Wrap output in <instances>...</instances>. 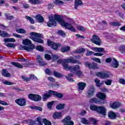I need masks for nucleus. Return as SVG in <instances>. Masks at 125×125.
Returning a JSON list of instances; mask_svg holds the SVG:
<instances>
[{
  "label": "nucleus",
  "instance_id": "obj_7",
  "mask_svg": "<svg viewBox=\"0 0 125 125\" xmlns=\"http://www.w3.org/2000/svg\"><path fill=\"white\" fill-rule=\"evenodd\" d=\"M19 49L21 50H26V51L31 52L35 49V45L32 44L29 46L21 45L19 47Z\"/></svg>",
  "mask_w": 125,
  "mask_h": 125
},
{
  "label": "nucleus",
  "instance_id": "obj_50",
  "mask_svg": "<svg viewBox=\"0 0 125 125\" xmlns=\"http://www.w3.org/2000/svg\"><path fill=\"white\" fill-rule=\"evenodd\" d=\"M113 81L111 80H107L104 81V83L106 85H111Z\"/></svg>",
  "mask_w": 125,
  "mask_h": 125
},
{
  "label": "nucleus",
  "instance_id": "obj_59",
  "mask_svg": "<svg viewBox=\"0 0 125 125\" xmlns=\"http://www.w3.org/2000/svg\"><path fill=\"white\" fill-rule=\"evenodd\" d=\"M92 60H93V61H95V62H97V63H100V64H101V61L99 58H92Z\"/></svg>",
  "mask_w": 125,
  "mask_h": 125
},
{
  "label": "nucleus",
  "instance_id": "obj_11",
  "mask_svg": "<svg viewBox=\"0 0 125 125\" xmlns=\"http://www.w3.org/2000/svg\"><path fill=\"white\" fill-rule=\"evenodd\" d=\"M36 60L38 63H39V66H46L47 65V63L43 61L42 58L40 55L37 56Z\"/></svg>",
  "mask_w": 125,
  "mask_h": 125
},
{
  "label": "nucleus",
  "instance_id": "obj_28",
  "mask_svg": "<svg viewBox=\"0 0 125 125\" xmlns=\"http://www.w3.org/2000/svg\"><path fill=\"white\" fill-rule=\"evenodd\" d=\"M54 119H61L62 118V113L61 112H55L53 115Z\"/></svg>",
  "mask_w": 125,
  "mask_h": 125
},
{
  "label": "nucleus",
  "instance_id": "obj_26",
  "mask_svg": "<svg viewBox=\"0 0 125 125\" xmlns=\"http://www.w3.org/2000/svg\"><path fill=\"white\" fill-rule=\"evenodd\" d=\"M108 118H109V119H111V120H114L115 119H116V117H117L116 113H115L113 111H110L108 112Z\"/></svg>",
  "mask_w": 125,
  "mask_h": 125
},
{
  "label": "nucleus",
  "instance_id": "obj_32",
  "mask_svg": "<svg viewBox=\"0 0 125 125\" xmlns=\"http://www.w3.org/2000/svg\"><path fill=\"white\" fill-rule=\"evenodd\" d=\"M4 42H15L16 40L14 38H5L4 39Z\"/></svg>",
  "mask_w": 125,
  "mask_h": 125
},
{
  "label": "nucleus",
  "instance_id": "obj_18",
  "mask_svg": "<svg viewBox=\"0 0 125 125\" xmlns=\"http://www.w3.org/2000/svg\"><path fill=\"white\" fill-rule=\"evenodd\" d=\"M85 65L90 69H96V68H97V63L96 62H93L90 64L89 62H86Z\"/></svg>",
  "mask_w": 125,
  "mask_h": 125
},
{
  "label": "nucleus",
  "instance_id": "obj_27",
  "mask_svg": "<svg viewBox=\"0 0 125 125\" xmlns=\"http://www.w3.org/2000/svg\"><path fill=\"white\" fill-rule=\"evenodd\" d=\"M12 65H13L15 67H17V68H19L20 69H23V65L20 64L19 62H11Z\"/></svg>",
  "mask_w": 125,
  "mask_h": 125
},
{
  "label": "nucleus",
  "instance_id": "obj_12",
  "mask_svg": "<svg viewBox=\"0 0 125 125\" xmlns=\"http://www.w3.org/2000/svg\"><path fill=\"white\" fill-rule=\"evenodd\" d=\"M89 102L90 103L95 104H104V102H103L102 100L96 98H92L89 100Z\"/></svg>",
  "mask_w": 125,
  "mask_h": 125
},
{
  "label": "nucleus",
  "instance_id": "obj_54",
  "mask_svg": "<svg viewBox=\"0 0 125 125\" xmlns=\"http://www.w3.org/2000/svg\"><path fill=\"white\" fill-rule=\"evenodd\" d=\"M54 75L56 78H61V77H62V74H61L58 72H57L56 71L54 72Z\"/></svg>",
  "mask_w": 125,
  "mask_h": 125
},
{
  "label": "nucleus",
  "instance_id": "obj_9",
  "mask_svg": "<svg viewBox=\"0 0 125 125\" xmlns=\"http://www.w3.org/2000/svg\"><path fill=\"white\" fill-rule=\"evenodd\" d=\"M62 123H63L65 125H74V122L71 121L70 116H67L64 120L62 121Z\"/></svg>",
  "mask_w": 125,
  "mask_h": 125
},
{
  "label": "nucleus",
  "instance_id": "obj_64",
  "mask_svg": "<svg viewBox=\"0 0 125 125\" xmlns=\"http://www.w3.org/2000/svg\"><path fill=\"white\" fill-rule=\"evenodd\" d=\"M120 51L123 53V52H125V46H121L119 48Z\"/></svg>",
  "mask_w": 125,
  "mask_h": 125
},
{
  "label": "nucleus",
  "instance_id": "obj_31",
  "mask_svg": "<svg viewBox=\"0 0 125 125\" xmlns=\"http://www.w3.org/2000/svg\"><path fill=\"white\" fill-rule=\"evenodd\" d=\"M71 50V47L69 46H66L61 48L62 52H68Z\"/></svg>",
  "mask_w": 125,
  "mask_h": 125
},
{
  "label": "nucleus",
  "instance_id": "obj_5",
  "mask_svg": "<svg viewBox=\"0 0 125 125\" xmlns=\"http://www.w3.org/2000/svg\"><path fill=\"white\" fill-rule=\"evenodd\" d=\"M47 44L48 46H51V48L54 50H57L58 49V47H59V46H61V44L59 43H55L50 40H47Z\"/></svg>",
  "mask_w": 125,
  "mask_h": 125
},
{
  "label": "nucleus",
  "instance_id": "obj_53",
  "mask_svg": "<svg viewBox=\"0 0 125 125\" xmlns=\"http://www.w3.org/2000/svg\"><path fill=\"white\" fill-rule=\"evenodd\" d=\"M36 49L37 50H39V51H41L42 52L43 51V47L41 45H38L36 47Z\"/></svg>",
  "mask_w": 125,
  "mask_h": 125
},
{
  "label": "nucleus",
  "instance_id": "obj_24",
  "mask_svg": "<svg viewBox=\"0 0 125 125\" xmlns=\"http://www.w3.org/2000/svg\"><path fill=\"white\" fill-rule=\"evenodd\" d=\"M62 66L64 68V70H66V71L72 70V66L68 64V63H62Z\"/></svg>",
  "mask_w": 125,
  "mask_h": 125
},
{
  "label": "nucleus",
  "instance_id": "obj_23",
  "mask_svg": "<svg viewBox=\"0 0 125 125\" xmlns=\"http://www.w3.org/2000/svg\"><path fill=\"white\" fill-rule=\"evenodd\" d=\"M50 93H49V92L48 93H45L44 94L42 95V99L43 101H46L48 98H49L51 96L50 95Z\"/></svg>",
  "mask_w": 125,
  "mask_h": 125
},
{
  "label": "nucleus",
  "instance_id": "obj_39",
  "mask_svg": "<svg viewBox=\"0 0 125 125\" xmlns=\"http://www.w3.org/2000/svg\"><path fill=\"white\" fill-rule=\"evenodd\" d=\"M5 16L8 20H12V19H13V16H10V14L9 13H5Z\"/></svg>",
  "mask_w": 125,
  "mask_h": 125
},
{
  "label": "nucleus",
  "instance_id": "obj_6",
  "mask_svg": "<svg viewBox=\"0 0 125 125\" xmlns=\"http://www.w3.org/2000/svg\"><path fill=\"white\" fill-rule=\"evenodd\" d=\"M28 98L35 102L41 101L42 100V97L41 96L33 94H30L28 95Z\"/></svg>",
  "mask_w": 125,
  "mask_h": 125
},
{
  "label": "nucleus",
  "instance_id": "obj_49",
  "mask_svg": "<svg viewBox=\"0 0 125 125\" xmlns=\"http://www.w3.org/2000/svg\"><path fill=\"white\" fill-rule=\"evenodd\" d=\"M105 52V49L104 48L97 47L96 52Z\"/></svg>",
  "mask_w": 125,
  "mask_h": 125
},
{
  "label": "nucleus",
  "instance_id": "obj_10",
  "mask_svg": "<svg viewBox=\"0 0 125 125\" xmlns=\"http://www.w3.org/2000/svg\"><path fill=\"white\" fill-rule=\"evenodd\" d=\"M95 91V88H94V86L91 85L90 86V88L89 89V90L88 91L87 93V97H92L93 95H94V92Z\"/></svg>",
  "mask_w": 125,
  "mask_h": 125
},
{
  "label": "nucleus",
  "instance_id": "obj_30",
  "mask_svg": "<svg viewBox=\"0 0 125 125\" xmlns=\"http://www.w3.org/2000/svg\"><path fill=\"white\" fill-rule=\"evenodd\" d=\"M2 76H4V77H6L7 78H10L11 76L10 74L8 73V71L6 70V69L2 70Z\"/></svg>",
  "mask_w": 125,
  "mask_h": 125
},
{
  "label": "nucleus",
  "instance_id": "obj_34",
  "mask_svg": "<svg viewBox=\"0 0 125 125\" xmlns=\"http://www.w3.org/2000/svg\"><path fill=\"white\" fill-rule=\"evenodd\" d=\"M31 43H32V42L29 39H25L22 41V44L24 45H29Z\"/></svg>",
  "mask_w": 125,
  "mask_h": 125
},
{
  "label": "nucleus",
  "instance_id": "obj_63",
  "mask_svg": "<svg viewBox=\"0 0 125 125\" xmlns=\"http://www.w3.org/2000/svg\"><path fill=\"white\" fill-rule=\"evenodd\" d=\"M0 105H3L4 106H8V104H7L6 102L0 100Z\"/></svg>",
  "mask_w": 125,
  "mask_h": 125
},
{
  "label": "nucleus",
  "instance_id": "obj_13",
  "mask_svg": "<svg viewBox=\"0 0 125 125\" xmlns=\"http://www.w3.org/2000/svg\"><path fill=\"white\" fill-rule=\"evenodd\" d=\"M15 102L19 106H23L26 105V100L25 99L20 98L15 100Z\"/></svg>",
  "mask_w": 125,
  "mask_h": 125
},
{
  "label": "nucleus",
  "instance_id": "obj_60",
  "mask_svg": "<svg viewBox=\"0 0 125 125\" xmlns=\"http://www.w3.org/2000/svg\"><path fill=\"white\" fill-rule=\"evenodd\" d=\"M4 84H6L7 85H13V83L10 82L9 81H5L3 83Z\"/></svg>",
  "mask_w": 125,
  "mask_h": 125
},
{
  "label": "nucleus",
  "instance_id": "obj_14",
  "mask_svg": "<svg viewBox=\"0 0 125 125\" xmlns=\"http://www.w3.org/2000/svg\"><path fill=\"white\" fill-rule=\"evenodd\" d=\"M77 85L78 86V91L80 93H82V91L84 89L86 84L83 82H80L77 83Z\"/></svg>",
  "mask_w": 125,
  "mask_h": 125
},
{
  "label": "nucleus",
  "instance_id": "obj_56",
  "mask_svg": "<svg viewBox=\"0 0 125 125\" xmlns=\"http://www.w3.org/2000/svg\"><path fill=\"white\" fill-rule=\"evenodd\" d=\"M54 104V101L50 102L47 104V107L49 109H51V107H52V105Z\"/></svg>",
  "mask_w": 125,
  "mask_h": 125
},
{
  "label": "nucleus",
  "instance_id": "obj_46",
  "mask_svg": "<svg viewBox=\"0 0 125 125\" xmlns=\"http://www.w3.org/2000/svg\"><path fill=\"white\" fill-rule=\"evenodd\" d=\"M28 78L29 79V81H31V80H35V81H38V78L35 76V75H34L33 74L30 75Z\"/></svg>",
  "mask_w": 125,
  "mask_h": 125
},
{
  "label": "nucleus",
  "instance_id": "obj_40",
  "mask_svg": "<svg viewBox=\"0 0 125 125\" xmlns=\"http://www.w3.org/2000/svg\"><path fill=\"white\" fill-rule=\"evenodd\" d=\"M110 25L111 26H114L116 27H119V26H121V23L119 22H112L109 23Z\"/></svg>",
  "mask_w": 125,
  "mask_h": 125
},
{
  "label": "nucleus",
  "instance_id": "obj_22",
  "mask_svg": "<svg viewBox=\"0 0 125 125\" xmlns=\"http://www.w3.org/2000/svg\"><path fill=\"white\" fill-rule=\"evenodd\" d=\"M97 97L102 100H105L106 99V94L104 93H99L97 94Z\"/></svg>",
  "mask_w": 125,
  "mask_h": 125
},
{
  "label": "nucleus",
  "instance_id": "obj_38",
  "mask_svg": "<svg viewBox=\"0 0 125 125\" xmlns=\"http://www.w3.org/2000/svg\"><path fill=\"white\" fill-rule=\"evenodd\" d=\"M29 108H30V109H33V110H37L38 111H42V108L39 106H29Z\"/></svg>",
  "mask_w": 125,
  "mask_h": 125
},
{
  "label": "nucleus",
  "instance_id": "obj_16",
  "mask_svg": "<svg viewBox=\"0 0 125 125\" xmlns=\"http://www.w3.org/2000/svg\"><path fill=\"white\" fill-rule=\"evenodd\" d=\"M49 92L50 94L52 95H55V96H56V97H58V98H60V99L63 98V95L62 93L52 90H49Z\"/></svg>",
  "mask_w": 125,
  "mask_h": 125
},
{
  "label": "nucleus",
  "instance_id": "obj_58",
  "mask_svg": "<svg viewBox=\"0 0 125 125\" xmlns=\"http://www.w3.org/2000/svg\"><path fill=\"white\" fill-rule=\"evenodd\" d=\"M75 74L79 77L83 76V72L81 71L80 70L76 71Z\"/></svg>",
  "mask_w": 125,
  "mask_h": 125
},
{
  "label": "nucleus",
  "instance_id": "obj_45",
  "mask_svg": "<svg viewBox=\"0 0 125 125\" xmlns=\"http://www.w3.org/2000/svg\"><path fill=\"white\" fill-rule=\"evenodd\" d=\"M81 122L84 125H89V122H88V120L85 119V118H82Z\"/></svg>",
  "mask_w": 125,
  "mask_h": 125
},
{
  "label": "nucleus",
  "instance_id": "obj_41",
  "mask_svg": "<svg viewBox=\"0 0 125 125\" xmlns=\"http://www.w3.org/2000/svg\"><path fill=\"white\" fill-rule=\"evenodd\" d=\"M80 65H75L74 66H72L71 71H77V70H80Z\"/></svg>",
  "mask_w": 125,
  "mask_h": 125
},
{
  "label": "nucleus",
  "instance_id": "obj_33",
  "mask_svg": "<svg viewBox=\"0 0 125 125\" xmlns=\"http://www.w3.org/2000/svg\"><path fill=\"white\" fill-rule=\"evenodd\" d=\"M65 107V104H60L56 105V108L57 110H63Z\"/></svg>",
  "mask_w": 125,
  "mask_h": 125
},
{
  "label": "nucleus",
  "instance_id": "obj_25",
  "mask_svg": "<svg viewBox=\"0 0 125 125\" xmlns=\"http://www.w3.org/2000/svg\"><path fill=\"white\" fill-rule=\"evenodd\" d=\"M35 19L37 22L39 23H42L43 22V17L41 15H38L35 17Z\"/></svg>",
  "mask_w": 125,
  "mask_h": 125
},
{
  "label": "nucleus",
  "instance_id": "obj_48",
  "mask_svg": "<svg viewBox=\"0 0 125 125\" xmlns=\"http://www.w3.org/2000/svg\"><path fill=\"white\" fill-rule=\"evenodd\" d=\"M5 45H6V46H7L8 47L13 48H14V47L16 46V45H15V44L10 43L8 44H5Z\"/></svg>",
  "mask_w": 125,
  "mask_h": 125
},
{
  "label": "nucleus",
  "instance_id": "obj_4",
  "mask_svg": "<svg viewBox=\"0 0 125 125\" xmlns=\"http://www.w3.org/2000/svg\"><path fill=\"white\" fill-rule=\"evenodd\" d=\"M90 41L95 44H97V45H101V42H102L100 38L96 35H93L92 38L90 39Z\"/></svg>",
  "mask_w": 125,
  "mask_h": 125
},
{
  "label": "nucleus",
  "instance_id": "obj_37",
  "mask_svg": "<svg viewBox=\"0 0 125 125\" xmlns=\"http://www.w3.org/2000/svg\"><path fill=\"white\" fill-rule=\"evenodd\" d=\"M54 3L57 5H61V4H64V2L60 0H55L54 1Z\"/></svg>",
  "mask_w": 125,
  "mask_h": 125
},
{
  "label": "nucleus",
  "instance_id": "obj_17",
  "mask_svg": "<svg viewBox=\"0 0 125 125\" xmlns=\"http://www.w3.org/2000/svg\"><path fill=\"white\" fill-rule=\"evenodd\" d=\"M64 61L65 62H67V63H72L73 64H82L80 61L78 60H75L73 59H66L64 60Z\"/></svg>",
  "mask_w": 125,
  "mask_h": 125
},
{
  "label": "nucleus",
  "instance_id": "obj_55",
  "mask_svg": "<svg viewBox=\"0 0 125 125\" xmlns=\"http://www.w3.org/2000/svg\"><path fill=\"white\" fill-rule=\"evenodd\" d=\"M58 34L61 36H62V37H65V36H66V33H65V32L62 30H59L58 31Z\"/></svg>",
  "mask_w": 125,
  "mask_h": 125
},
{
  "label": "nucleus",
  "instance_id": "obj_47",
  "mask_svg": "<svg viewBox=\"0 0 125 125\" xmlns=\"http://www.w3.org/2000/svg\"><path fill=\"white\" fill-rule=\"evenodd\" d=\"M25 17H26V19H27L28 20H29V21H30V22L31 24L35 23V21L34 20V19H33V18H32L29 16H26Z\"/></svg>",
  "mask_w": 125,
  "mask_h": 125
},
{
  "label": "nucleus",
  "instance_id": "obj_36",
  "mask_svg": "<svg viewBox=\"0 0 125 125\" xmlns=\"http://www.w3.org/2000/svg\"><path fill=\"white\" fill-rule=\"evenodd\" d=\"M28 123L29 125H39V124H38V122L33 121L31 119H29L28 121Z\"/></svg>",
  "mask_w": 125,
  "mask_h": 125
},
{
  "label": "nucleus",
  "instance_id": "obj_62",
  "mask_svg": "<svg viewBox=\"0 0 125 125\" xmlns=\"http://www.w3.org/2000/svg\"><path fill=\"white\" fill-rule=\"evenodd\" d=\"M94 52L91 51H87V52L86 53V56H89V55H92V54L94 55Z\"/></svg>",
  "mask_w": 125,
  "mask_h": 125
},
{
  "label": "nucleus",
  "instance_id": "obj_20",
  "mask_svg": "<svg viewBox=\"0 0 125 125\" xmlns=\"http://www.w3.org/2000/svg\"><path fill=\"white\" fill-rule=\"evenodd\" d=\"M110 107L112 109H118L121 107V104L119 102H115L110 104Z\"/></svg>",
  "mask_w": 125,
  "mask_h": 125
},
{
  "label": "nucleus",
  "instance_id": "obj_35",
  "mask_svg": "<svg viewBox=\"0 0 125 125\" xmlns=\"http://www.w3.org/2000/svg\"><path fill=\"white\" fill-rule=\"evenodd\" d=\"M85 51V49L84 48H80L78 50H75L73 51V53H83V52H84Z\"/></svg>",
  "mask_w": 125,
  "mask_h": 125
},
{
  "label": "nucleus",
  "instance_id": "obj_44",
  "mask_svg": "<svg viewBox=\"0 0 125 125\" xmlns=\"http://www.w3.org/2000/svg\"><path fill=\"white\" fill-rule=\"evenodd\" d=\"M43 123L45 125H51V122H50L49 121L47 120L46 119H43L42 120Z\"/></svg>",
  "mask_w": 125,
  "mask_h": 125
},
{
  "label": "nucleus",
  "instance_id": "obj_3",
  "mask_svg": "<svg viewBox=\"0 0 125 125\" xmlns=\"http://www.w3.org/2000/svg\"><path fill=\"white\" fill-rule=\"evenodd\" d=\"M90 108L92 111H97V112L104 115V116L106 115V108L103 106H97L92 104L90 105Z\"/></svg>",
  "mask_w": 125,
  "mask_h": 125
},
{
  "label": "nucleus",
  "instance_id": "obj_29",
  "mask_svg": "<svg viewBox=\"0 0 125 125\" xmlns=\"http://www.w3.org/2000/svg\"><path fill=\"white\" fill-rule=\"evenodd\" d=\"M0 36L2 38H7L10 36L9 34L5 31H2L1 30H0Z\"/></svg>",
  "mask_w": 125,
  "mask_h": 125
},
{
  "label": "nucleus",
  "instance_id": "obj_1",
  "mask_svg": "<svg viewBox=\"0 0 125 125\" xmlns=\"http://www.w3.org/2000/svg\"><path fill=\"white\" fill-rule=\"evenodd\" d=\"M54 19L56 20V22H59L61 26L65 27V29H67V30H69L71 32H76V29L74 28V26H73L71 23L65 22L64 20L62 19L61 16L55 15Z\"/></svg>",
  "mask_w": 125,
  "mask_h": 125
},
{
  "label": "nucleus",
  "instance_id": "obj_15",
  "mask_svg": "<svg viewBox=\"0 0 125 125\" xmlns=\"http://www.w3.org/2000/svg\"><path fill=\"white\" fill-rule=\"evenodd\" d=\"M49 21L47 22V25L48 27H52V26H56L57 24V21L54 18L52 17L49 18Z\"/></svg>",
  "mask_w": 125,
  "mask_h": 125
},
{
  "label": "nucleus",
  "instance_id": "obj_51",
  "mask_svg": "<svg viewBox=\"0 0 125 125\" xmlns=\"http://www.w3.org/2000/svg\"><path fill=\"white\" fill-rule=\"evenodd\" d=\"M42 118L41 117H38L37 118V121L35 122H37V124L38 125H43L42 122Z\"/></svg>",
  "mask_w": 125,
  "mask_h": 125
},
{
  "label": "nucleus",
  "instance_id": "obj_19",
  "mask_svg": "<svg viewBox=\"0 0 125 125\" xmlns=\"http://www.w3.org/2000/svg\"><path fill=\"white\" fill-rule=\"evenodd\" d=\"M81 5H83L82 0H75L74 9H78V7Z\"/></svg>",
  "mask_w": 125,
  "mask_h": 125
},
{
  "label": "nucleus",
  "instance_id": "obj_43",
  "mask_svg": "<svg viewBox=\"0 0 125 125\" xmlns=\"http://www.w3.org/2000/svg\"><path fill=\"white\" fill-rule=\"evenodd\" d=\"M29 2L30 3H32V4H39L40 3V0H29Z\"/></svg>",
  "mask_w": 125,
  "mask_h": 125
},
{
  "label": "nucleus",
  "instance_id": "obj_52",
  "mask_svg": "<svg viewBox=\"0 0 125 125\" xmlns=\"http://www.w3.org/2000/svg\"><path fill=\"white\" fill-rule=\"evenodd\" d=\"M77 29L81 32H85V28L82 26H78L77 27Z\"/></svg>",
  "mask_w": 125,
  "mask_h": 125
},
{
  "label": "nucleus",
  "instance_id": "obj_61",
  "mask_svg": "<svg viewBox=\"0 0 125 125\" xmlns=\"http://www.w3.org/2000/svg\"><path fill=\"white\" fill-rule=\"evenodd\" d=\"M44 57L46 60H50L51 59V56L48 54H45Z\"/></svg>",
  "mask_w": 125,
  "mask_h": 125
},
{
  "label": "nucleus",
  "instance_id": "obj_8",
  "mask_svg": "<svg viewBox=\"0 0 125 125\" xmlns=\"http://www.w3.org/2000/svg\"><path fill=\"white\" fill-rule=\"evenodd\" d=\"M97 76L101 78V79H107V78H110V73L108 72H98Z\"/></svg>",
  "mask_w": 125,
  "mask_h": 125
},
{
  "label": "nucleus",
  "instance_id": "obj_57",
  "mask_svg": "<svg viewBox=\"0 0 125 125\" xmlns=\"http://www.w3.org/2000/svg\"><path fill=\"white\" fill-rule=\"evenodd\" d=\"M21 78L22 80L24 81V82H30V79H29L28 77H27L24 76H21Z\"/></svg>",
  "mask_w": 125,
  "mask_h": 125
},
{
  "label": "nucleus",
  "instance_id": "obj_42",
  "mask_svg": "<svg viewBox=\"0 0 125 125\" xmlns=\"http://www.w3.org/2000/svg\"><path fill=\"white\" fill-rule=\"evenodd\" d=\"M17 33L19 34H26V30L23 28H20L17 30Z\"/></svg>",
  "mask_w": 125,
  "mask_h": 125
},
{
  "label": "nucleus",
  "instance_id": "obj_2",
  "mask_svg": "<svg viewBox=\"0 0 125 125\" xmlns=\"http://www.w3.org/2000/svg\"><path fill=\"white\" fill-rule=\"evenodd\" d=\"M30 39L38 43H43V40L41 39L42 38V35L41 34L37 33L36 32H31L30 33Z\"/></svg>",
  "mask_w": 125,
  "mask_h": 125
},
{
  "label": "nucleus",
  "instance_id": "obj_21",
  "mask_svg": "<svg viewBox=\"0 0 125 125\" xmlns=\"http://www.w3.org/2000/svg\"><path fill=\"white\" fill-rule=\"evenodd\" d=\"M120 66V64L119 63V62L116 59H113V61L112 62V63H111V67L112 68H118Z\"/></svg>",
  "mask_w": 125,
  "mask_h": 125
}]
</instances>
